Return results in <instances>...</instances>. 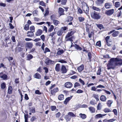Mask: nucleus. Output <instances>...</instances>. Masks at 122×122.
Masks as SVG:
<instances>
[{
    "instance_id": "nucleus-1",
    "label": "nucleus",
    "mask_w": 122,
    "mask_h": 122,
    "mask_svg": "<svg viewBox=\"0 0 122 122\" xmlns=\"http://www.w3.org/2000/svg\"><path fill=\"white\" fill-rule=\"evenodd\" d=\"M111 60L114 61L116 66H120L122 65V59L118 57V56L116 58H111Z\"/></svg>"
},
{
    "instance_id": "nucleus-2",
    "label": "nucleus",
    "mask_w": 122,
    "mask_h": 122,
    "mask_svg": "<svg viewBox=\"0 0 122 122\" xmlns=\"http://www.w3.org/2000/svg\"><path fill=\"white\" fill-rule=\"evenodd\" d=\"M90 15L93 19L98 20L100 19L101 16L99 13L95 11H94L91 13Z\"/></svg>"
},
{
    "instance_id": "nucleus-3",
    "label": "nucleus",
    "mask_w": 122,
    "mask_h": 122,
    "mask_svg": "<svg viewBox=\"0 0 122 122\" xmlns=\"http://www.w3.org/2000/svg\"><path fill=\"white\" fill-rule=\"evenodd\" d=\"M76 117V115L72 112H69L67 115L64 118L67 122L71 120V117Z\"/></svg>"
},
{
    "instance_id": "nucleus-4",
    "label": "nucleus",
    "mask_w": 122,
    "mask_h": 122,
    "mask_svg": "<svg viewBox=\"0 0 122 122\" xmlns=\"http://www.w3.org/2000/svg\"><path fill=\"white\" fill-rule=\"evenodd\" d=\"M105 87L104 86L101 84H100L96 87L95 86H93L92 87H91V90H92L93 91H96L98 92H100L102 91V89H97V88H105Z\"/></svg>"
},
{
    "instance_id": "nucleus-5",
    "label": "nucleus",
    "mask_w": 122,
    "mask_h": 122,
    "mask_svg": "<svg viewBox=\"0 0 122 122\" xmlns=\"http://www.w3.org/2000/svg\"><path fill=\"white\" fill-rule=\"evenodd\" d=\"M82 8L83 10L84 11L86 14H88L89 8L87 4L85 2L82 3Z\"/></svg>"
},
{
    "instance_id": "nucleus-6",
    "label": "nucleus",
    "mask_w": 122,
    "mask_h": 122,
    "mask_svg": "<svg viewBox=\"0 0 122 122\" xmlns=\"http://www.w3.org/2000/svg\"><path fill=\"white\" fill-rule=\"evenodd\" d=\"M114 61H112L110 59L109 63L107 64V69L108 70L110 69H114L116 67L115 65L114 64Z\"/></svg>"
},
{
    "instance_id": "nucleus-7",
    "label": "nucleus",
    "mask_w": 122,
    "mask_h": 122,
    "mask_svg": "<svg viewBox=\"0 0 122 122\" xmlns=\"http://www.w3.org/2000/svg\"><path fill=\"white\" fill-rule=\"evenodd\" d=\"M114 12V9H112L107 10L105 12V14L108 16L112 15Z\"/></svg>"
},
{
    "instance_id": "nucleus-8",
    "label": "nucleus",
    "mask_w": 122,
    "mask_h": 122,
    "mask_svg": "<svg viewBox=\"0 0 122 122\" xmlns=\"http://www.w3.org/2000/svg\"><path fill=\"white\" fill-rule=\"evenodd\" d=\"M33 45L32 42H27L25 44V48L30 49L32 48L33 46Z\"/></svg>"
},
{
    "instance_id": "nucleus-9",
    "label": "nucleus",
    "mask_w": 122,
    "mask_h": 122,
    "mask_svg": "<svg viewBox=\"0 0 122 122\" xmlns=\"http://www.w3.org/2000/svg\"><path fill=\"white\" fill-rule=\"evenodd\" d=\"M85 25L86 31L87 32H89L90 30L92 29V27L91 26V25H89L88 23H86Z\"/></svg>"
},
{
    "instance_id": "nucleus-10",
    "label": "nucleus",
    "mask_w": 122,
    "mask_h": 122,
    "mask_svg": "<svg viewBox=\"0 0 122 122\" xmlns=\"http://www.w3.org/2000/svg\"><path fill=\"white\" fill-rule=\"evenodd\" d=\"M76 32V31L75 30L71 31L70 32H69L66 36V37H69L72 36Z\"/></svg>"
},
{
    "instance_id": "nucleus-11",
    "label": "nucleus",
    "mask_w": 122,
    "mask_h": 122,
    "mask_svg": "<svg viewBox=\"0 0 122 122\" xmlns=\"http://www.w3.org/2000/svg\"><path fill=\"white\" fill-rule=\"evenodd\" d=\"M59 91V89L57 87H56L51 90V95L55 96V93Z\"/></svg>"
},
{
    "instance_id": "nucleus-12",
    "label": "nucleus",
    "mask_w": 122,
    "mask_h": 122,
    "mask_svg": "<svg viewBox=\"0 0 122 122\" xmlns=\"http://www.w3.org/2000/svg\"><path fill=\"white\" fill-rule=\"evenodd\" d=\"M64 85L65 87L69 88H71L73 86L72 83L70 82H66Z\"/></svg>"
},
{
    "instance_id": "nucleus-13",
    "label": "nucleus",
    "mask_w": 122,
    "mask_h": 122,
    "mask_svg": "<svg viewBox=\"0 0 122 122\" xmlns=\"http://www.w3.org/2000/svg\"><path fill=\"white\" fill-rule=\"evenodd\" d=\"M75 38V37L74 36H72L71 37H66V36H65V39H66V41H71L72 44H73L72 42L73 41V39H74Z\"/></svg>"
},
{
    "instance_id": "nucleus-14",
    "label": "nucleus",
    "mask_w": 122,
    "mask_h": 122,
    "mask_svg": "<svg viewBox=\"0 0 122 122\" xmlns=\"http://www.w3.org/2000/svg\"><path fill=\"white\" fill-rule=\"evenodd\" d=\"M65 10L64 9L61 7H59L58 9V13L60 15H64V12Z\"/></svg>"
},
{
    "instance_id": "nucleus-15",
    "label": "nucleus",
    "mask_w": 122,
    "mask_h": 122,
    "mask_svg": "<svg viewBox=\"0 0 122 122\" xmlns=\"http://www.w3.org/2000/svg\"><path fill=\"white\" fill-rule=\"evenodd\" d=\"M61 73L63 74L66 73L67 71L66 68L65 66L64 65L61 66Z\"/></svg>"
},
{
    "instance_id": "nucleus-16",
    "label": "nucleus",
    "mask_w": 122,
    "mask_h": 122,
    "mask_svg": "<svg viewBox=\"0 0 122 122\" xmlns=\"http://www.w3.org/2000/svg\"><path fill=\"white\" fill-rule=\"evenodd\" d=\"M106 114H98L95 116V119H98L101 118H102L103 117L105 116L106 115Z\"/></svg>"
},
{
    "instance_id": "nucleus-17",
    "label": "nucleus",
    "mask_w": 122,
    "mask_h": 122,
    "mask_svg": "<svg viewBox=\"0 0 122 122\" xmlns=\"http://www.w3.org/2000/svg\"><path fill=\"white\" fill-rule=\"evenodd\" d=\"M43 33V30L41 29H38L36 31L35 35L36 36H39L41 35Z\"/></svg>"
},
{
    "instance_id": "nucleus-18",
    "label": "nucleus",
    "mask_w": 122,
    "mask_h": 122,
    "mask_svg": "<svg viewBox=\"0 0 122 122\" xmlns=\"http://www.w3.org/2000/svg\"><path fill=\"white\" fill-rule=\"evenodd\" d=\"M34 32L31 31H28L27 33V36L29 37H32L34 36Z\"/></svg>"
},
{
    "instance_id": "nucleus-19",
    "label": "nucleus",
    "mask_w": 122,
    "mask_h": 122,
    "mask_svg": "<svg viewBox=\"0 0 122 122\" xmlns=\"http://www.w3.org/2000/svg\"><path fill=\"white\" fill-rule=\"evenodd\" d=\"M25 41H20L18 43L17 46H20L21 47H24L25 44Z\"/></svg>"
},
{
    "instance_id": "nucleus-20",
    "label": "nucleus",
    "mask_w": 122,
    "mask_h": 122,
    "mask_svg": "<svg viewBox=\"0 0 122 122\" xmlns=\"http://www.w3.org/2000/svg\"><path fill=\"white\" fill-rule=\"evenodd\" d=\"M55 62V61H52L50 60L49 59H48L46 61V64L47 65L49 64L52 65Z\"/></svg>"
},
{
    "instance_id": "nucleus-21",
    "label": "nucleus",
    "mask_w": 122,
    "mask_h": 122,
    "mask_svg": "<svg viewBox=\"0 0 122 122\" xmlns=\"http://www.w3.org/2000/svg\"><path fill=\"white\" fill-rule=\"evenodd\" d=\"M55 69L56 71L58 72L60 71L61 69L60 65V64H56L55 68Z\"/></svg>"
},
{
    "instance_id": "nucleus-22",
    "label": "nucleus",
    "mask_w": 122,
    "mask_h": 122,
    "mask_svg": "<svg viewBox=\"0 0 122 122\" xmlns=\"http://www.w3.org/2000/svg\"><path fill=\"white\" fill-rule=\"evenodd\" d=\"M104 6L106 9H109L112 7V5L110 3H106L105 4Z\"/></svg>"
},
{
    "instance_id": "nucleus-23",
    "label": "nucleus",
    "mask_w": 122,
    "mask_h": 122,
    "mask_svg": "<svg viewBox=\"0 0 122 122\" xmlns=\"http://www.w3.org/2000/svg\"><path fill=\"white\" fill-rule=\"evenodd\" d=\"M72 97L73 96H71L70 97H68L66 98L64 102V103L66 105L67 102L72 99Z\"/></svg>"
},
{
    "instance_id": "nucleus-24",
    "label": "nucleus",
    "mask_w": 122,
    "mask_h": 122,
    "mask_svg": "<svg viewBox=\"0 0 122 122\" xmlns=\"http://www.w3.org/2000/svg\"><path fill=\"white\" fill-rule=\"evenodd\" d=\"M100 100L102 102H105L106 101L107 98L106 96L104 95H101L100 97Z\"/></svg>"
},
{
    "instance_id": "nucleus-25",
    "label": "nucleus",
    "mask_w": 122,
    "mask_h": 122,
    "mask_svg": "<svg viewBox=\"0 0 122 122\" xmlns=\"http://www.w3.org/2000/svg\"><path fill=\"white\" fill-rule=\"evenodd\" d=\"M84 65L82 64L77 67V70L79 72H80L84 70Z\"/></svg>"
},
{
    "instance_id": "nucleus-26",
    "label": "nucleus",
    "mask_w": 122,
    "mask_h": 122,
    "mask_svg": "<svg viewBox=\"0 0 122 122\" xmlns=\"http://www.w3.org/2000/svg\"><path fill=\"white\" fill-rule=\"evenodd\" d=\"M13 88L11 86H10L8 87L7 93L10 94L12 93L13 92Z\"/></svg>"
},
{
    "instance_id": "nucleus-27",
    "label": "nucleus",
    "mask_w": 122,
    "mask_h": 122,
    "mask_svg": "<svg viewBox=\"0 0 122 122\" xmlns=\"http://www.w3.org/2000/svg\"><path fill=\"white\" fill-rule=\"evenodd\" d=\"M34 77L35 78L38 79H40L41 78V75L38 72H36V73L34 75Z\"/></svg>"
},
{
    "instance_id": "nucleus-28",
    "label": "nucleus",
    "mask_w": 122,
    "mask_h": 122,
    "mask_svg": "<svg viewBox=\"0 0 122 122\" xmlns=\"http://www.w3.org/2000/svg\"><path fill=\"white\" fill-rule=\"evenodd\" d=\"M113 102V101L112 100H108L107 101L106 104L108 107H110L111 106V104Z\"/></svg>"
},
{
    "instance_id": "nucleus-29",
    "label": "nucleus",
    "mask_w": 122,
    "mask_h": 122,
    "mask_svg": "<svg viewBox=\"0 0 122 122\" xmlns=\"http://www.w3.org/2000/svg\"><path fill=\"white\" fill-rule=\"evenodd\" d=\"M104 0H97L96 3L97 5H99L103 3Z\"/></svg>"
},
{
    "instance_id": "nucleus-30",
    "label": "nucleus",
    "mask_w": 122,
    "mask_h": 122,
    "mask_svg": "<svg viewBox=\"0 0 122 122\" xmlns=\"http://www.w3.org/2000/svg\"><path fill=\"white\" fill-rule=\"evenodd\" d=\"M73 19V17L69 16H67L66 20V21L67 22H71Z\"/></svg>"
},
{
    "instance_id": "nucleus-31",
    "label": "nucleus",
    "mask_w": 122,
    "mask_h": 122,
    "mask_svg": "<svg viewBox=\"0 0 122 122\" xmlns=\"http://www.w3.org/2000/svg\"><path fill=\"white\" fill-rule=\"evenodd\" d=\"M116 120V119L113 118L109 120L105 119L103 120V122H113Z\"/></svg>"
},
{
    "instance_id": "nucleus-32",
    "label": "nucleus",
    "mask_w": 122,
    "mask_h": 122,
    "mask_svg": "<svg viewBox=\"0 0 122 122\" xmlns=\"http://www.w3.org/2000/svg\"><path fill=\"white\" fill-rule=\"evenodd\" d=\"M89 109L92 113H94L95 111V109L94 107H90L89 108Z\"/></svg>"
},
{
    "instance_id": "nucleus-33",
    "label": "nucleus",
    "mask_w": 122,
    "mask_h": 122,
    "mask_svg": "<svg viewBox=\"0 0 122 122\" xmlns=\"http://www.w3.org/2000/svg\"><path fill=\"white\" fill-rule=\"evenodd\" d=\"M29 109L30 110V112L32 113H35L36 112L35 108L34 107H29Z\"/></svg>"
},
{
    "instance_id": "nucleus-34",
    "label": "nucleus",
    "mask_w": 122,
    "mask_h": 122,
    "mask_svg": "<svg viewBox=\"0 0 122 122\" xmlns=\"http://www.w3.org/2000/svg\"><path fill=\"white\" fill-rule=\"evenodd\" d=\"M64 95L62 94L59 95L58 96V99L60 101L64 99Z\"/></svg>"
},
{
    "instance_id": "nucleus-35",
    "label": "nucleus",
    "mask_w": 122,
    "mask_h": 122,
    "mask_svg": "<svg viewBox=\"0 0 122 122\" xmlns=\"http://www.w3.org/2000/svg\"><path fill=\"white\" fill-rule=\"evenodd\" d=\"M74 46L75 48L78 50L81 51L82 50V48L76 44H75L74 45Z\"/></svg>"
},
{
    "instance_id": "nucleus-36",
    "label": "nucleus",
    "mask_w": 122,
    "mask_h": 122,
    "mask_svg": "<svg viewBox=\"0 0 122 122\" xmlns=\"http://www.w3.org/2000/svg\"><path fill=\"white\" fill-rule=\"evenodd\" d=\"M88 34V37L89 38H91L92 36H93L94 35V32L93 31H92L91 32L89 31V32H87Z\"/></svg>"
},
{
    "instance_id": "nucleus-37",
    "label": "nucleus",
    "mask_w": 122,
    "mask_h": 122,
    "mask_svg": "<svg viewBox=\"0 0 122 122\" xmlns=\"http://www.w3.org/2000/svg\"><path fill=\"white\" fill-rule=\"evenodd\" d=\"M50 18L51 20L53 21L57 19L56 16L55 14H53L51 16Z\"/></svg>"
},
{
    "instance_id": "nucleus-38",
    "label": "nucleus",
    "mask_w": 122,
    "mask_h": 122,
    "mask_svg": "<svg viewBox=\"0 0 122 122\" xmlns=\"http://www.w3.org/2000/svg\"><path fill=\"white\" fill-rule=\"evenodd\" d=\"M92 97L95 99L97 102L99 101V97L98 95L94 94L93 95Z\"/></svg>"
},
{
    "instance_id": "nucleus-39",
    "label": "nucleus",
    "mask_w": 122,
    "mask_h": 122,
    "mask_svg": "<svg viewBox=\"0 0 122 122\" xmlns=\"http://www.w3.org/2000/svg\"><path fill=\"white\" fill-rule=\"evenodd\" d=\"M26 58L27 60L30 61L33 58V56L31 54H29L27 56Z\"/></svg>"
},
{
    "instance_id": "nucleus-40",
    "label": "nucleus",
    "mask_w": 122,
    "mask_h": 122,
    "mask_svg": "<svg viewBox=\"0 0 122 122\" xmlns=\"http://www.w3.org/2000/svg\"><path fill=\"white\" fill-rule=\"evenodd\" d=\"M37 118L36 116H32L30 119V121L31 122H33L34 121H37Z\"/></svg>"
},
{
    "instance_id": "nucleus-41",
    "label": "nucleus",
    "mask_w": 122,
    "mask_h": 122,
    "mask_svg": "<svg viewBox=\"0 0 122 122\" xmlns=\"http://www.w3.org/2000/svg\"><path fill=\"white\" fill-rule=\"evenodd\" d=\"M119 34V32L118 31H114L112 34V37H116Z\"/></svg>"
},
{
    "instance_id": "nucleus-42",
    "label": "nucleus",
    "mask_w": 122,
    "mask_h": 122,
    "mask_svg": "<svg viewBox=\"0 0 122 122\" xmlns=\"http://www.w3.org/2000/svg\"><path fill=\"white\" fill-rule=\"evenodd\" d=\"M1 89H4L6 87V83L5 82L2 83L1 84Z\"/></svg>"
},
{
    "instance_id": "nucleus-43",
    "label": "nucleus",
    "mask_w": 122,
    "mask_h": 122,
    "mask_svg": "<svg viewBox=\"0 0 122 122\" xmlns=\"http://www.w3.org/2000/svg\"><path fill=\"white\" fill-rule=\"evenodd\" d=\"M63 32V30H59L57 32V34L58 36H61Z\"/></svg>"
},
{
    "instance_id": "nucleus-44",
    "label": "nucleus",
    "mask_w": 122,
    "mask_h": 122,
    "mask_svg": "<svg viewBox=\"0 0 122 122\" xmlns=\"http://www.w3.org/2000/svg\"><path fill=\"white\" fill-rule=\"evenodd\" d=\"M79 116L83 119H84L86 117V115L84 114H82L81 113L79 114Z\"/></svg>"
},
{
    "instance_id": "nucleus-45",
    "label": "nucleus",
    "mask_w": 122,
    "mask_h": 122,
    "mask_svg": "<svg viewBox=\"0 0 122 122\" xmlns=\"http://www.w3.org/2000/svg\"><path fill=\"white\" fill-rule=\"evenodd\" d=\"M78 19L80 22H82L84 21L85 20V18L81 16H80L78 17Z\"/></svg>"
},
{
    "instance_id": "nucleus-46",
    "label": "nucleus",
    "mask_w": 122,
    "mask_h": 122,
    "mask_svg": "<svg viewBox=\"0 0 122 122\" xmlns=\"http://www.w3.org/2000/svg\"><path fill=\"white\" fill-rule=\"evenodd\" d=\"M54 26L52 25H51L50 27L48 29V32H51L54 29Z\"/></svg>"
},
{
    "instance_id": "nucleus-47",
    "label": "nucleus",
    "mask_w": 122,
    "mask_h": 122,
    "mask_svg": "<svg viewBox=\"0 0 122 122\" xmlns=\"http://www.w3.org/2000/svg\"><path fill=\"white\" fill-rule=\"evenodd\" d=\"M88 56L89 58V61H92L91 59L92 58V54L90 52H89L88 53Z\"/></svg>"
},
{
    "instance_id": "nucleus-48",
    "label": "nucleus",
    "mask_w": 122,
    "mask_h": 122,
    "mask_svg": "<svg viewBox=\"0 0 122 122\" xmlns=\"http://www.w3.org/2000/svg\"><path fill=\"white\" fill-rule=\"evenodd\" d=\"M64 52V51L63 49H61L58 51L57 53V55H60L63 54Z\"/></svg>"
},
{
    "instance_id": "nucleus-49",
    "label": "nucleus",
    "mask_w": 122,
    "mask_h": 122,
    "mask_svg": "<svg viewBox=\"0 0 122 122\" xmlns=\"http://www.w3.org/2000/svg\"><path fill=\"white\" fill-rule=\"evenodd\" d=\"M53 23L54 24V25H57L60 23L59 21L58 20H56L53 21Z\"/></svg>"
},
{
    "instance_id": "nucleus-50",
    "label": "nucleus",
    "mask_w": 122,
    "mask_h": 122,
    "mask_svg": "<svg viewBox=\"0 0 122 122\" xmlns=\"http://www.w3.org/2000/svg\"><path fill=\"white\" fill-rule=\"evenodd\" d=\"M110 36H106L105 38V40L107 44L108 43L109 40L110 39Z\"/></svg>"
},
{
    "instance_id": "nucleus-51",
    "label": "nucleus",
    "mask_w": 122,
    "mask_h": 122,
    "mask_svg": "<svg viewBox=\"0 0 122 122\" xmlns=\"http://www.w3.org/2000/svg\"><path fill=\"white\" fill-rule=\"evenodd\" d=\"M103 111L105 113L110 112H111V111L110 109L107 108H104Z\"/></svg>"
},
{
    "instance_id": "nucleus-52",
    "label": "nucleus",
    "mask_w": 122,
    "mask_h": 122,
    "mask_svg": "<svg viewBox=\"0 0 122 122\" xmlns=\"http://www.w3.org/2000/svg\"><path fill=\"white\" fill-rule=\"evenodd\" d=\"M77 9L78 13L81 14L83 13L82 10L80 7H77Z\"/></svg>"
},
{
    "instance_id": "nucleus-53",
    "label": "nucleus",
    "mask_w": 122,
    "mask_h": 122,
    "mask_svg": "<svg viewBox=\"0 0 122 122\" xmlns=\"http://www.w3.org/2000/svg\"><path fill=\"white\" fill-rule=\"evenodd\" d=\"M96 25L99 28L100 30H101L102 29L104 28L103 25L102 24H97Z\"/></svg>"
},
{
    "instance_id": "nucleus-54",
    "label": "nucleus",
    "mask_w": 122,
    "mask_h": 122,
    "mask_svg": "<svg viewBox=\"0 0 122 122\" xmlns=\"http://www.w3.org/2000/svg\"><path fill=\"white\" fill-rule=\"evenodd\" d=\"M120 6V3L119 2H117L115 3V6L116 8H118Z\"/></svg>"
},
{
    "instance_id": "nucleus-55",
    "label": "nucleus",
    "mask_w": 122,
    "mask_h": 122,
    "mask_svg": "<svg viewBox=\"0 0 122 122\" xmlns=\"http://www.w3.org/2000/svg\"><path fill=\"white\" fill-rule=\"evenodd\" d=\"M92 9L93 10L97 11H100V9L99 8L94 6H93L92 7Z\"/></svg>"
},
{
    "instance_id": "nucleus-56",
    "label": "nucleus",
    "mask_w": 122,
    "mask_h": 122,
    "mask_svg": "<svg viewBox=\"0 0 122 122\" xmlns=\"http://www.w3.org/2000/svg\"><path fill=\"white\" fill-rule=\"evenodd\" d=\"M101 68L100 67H99V68L98 70L97 71V75H100L101 74Z\"/></svg>"
},
{
    "instance_id": "nucleus-57",
    "label": "nucleus",
    "mask_w": 122,
    "mask_h": 122,
    "mask_svg": "<svg viewBox=\"0 0 122 122\" xmlns=\"http://www.w3.org/2000/svg\"><path fill=\"white\" fill-rule=\"evenodd\" d=\"M35 27L33 25L30 26V31H33V32H34L35 31Z\"/></svg>"
},
{
    "instance_id": "nucleus-58",
    "label": "nucleus",
    "mask_w": 122,
    "mask_h": 122,
    "mask_svg": "<svg viewBox=\"0 0 122 122\" xmlns=\"http://www.w3.org/2000/svg\"><path fill=\"white\" fill-rule=\"evenodd\" d=\"M97 109L98 110H101L102 108L101 103L100 102L99 103L97 106Z\"/></svg>"
},
{
    "instance_id": "nucleus-59",
    "label": "nucleus",
    "mask_w": 122,
    "mask_h": 122,
    "mask_svg": "<svg viewBox=\"0 0 122 122\" xmlns=\"http://www.w3.org/2000/svg\"><path fill=\"white\" fill-rule=\"evenodd\" d=\"M29 25L26 24L25 25L24 27V29L26 30H29Z\"/></svg>"
},
{
    "instance_id": "nucleus-60",
    "label": "nucleus",
    "mask_w": 122,
    "mask_h": 122,
    "mask_svg": "<svg viewBox=\"0 0 122 122\" xmlns=\"http://www.w3.org/2000/svg\"><path fill=\"white\" fill-rule=\"evenodd\" d=\"M8 76L7 75L4 74L3 75L1 76V78L4 80H6L7 79Z\"/></svg>"
},
{
    "instance_id": "nucleus-61",
    "label": "nucleus",
    "mask_w": 122,
    "mask_h": 122,
    "mask_svg": "<svg viewBox=\"0 0 122 122\" xmlns=\"http://www.w3.org/2000/svg\"><path fill=\"white\" fill-rule=\"evenodd\" d=\"M67 0H61V4L62 5H65L66 4Z\"/></svg>"
},
{
    "instance_id": "nucleus-62",
    "label": "nucleus",
    "mask_w": 122,
    "mask_h": 122,
    "mask_svg": "<svg viewBox=\"0 0 122 122\" xmlns=\"http://www.w3.org/2000/svg\"><path fill=\"white\" fill-rule=\"evenodd\" d=\"M50 50L48 47H46L45 48V50L44 51V53L46 54L47 52H50Z\"/></svg>"
},
{
    "instance_id": "nucleus-63",
    "label": "nucleus",
    "mask_w": 122,
    "mask_h": 122,
    "mask_svg": "<svg viewBox=\"0 0 122 122\" xmlns=\"http://www.w3.org/2000/svg\"><path fill=\"white\" fill-rule=\"evenodd\" d=\"M15 61L14 60L12 62H11L10 64V65L11 66V68L12 69V67L15 65Z\"/></svg>"
},
{
    "instance_id": "nucleus-64",
    "label": "nucleus",
    "mask_w": 122,
    "mask_h": 122,
    "mask_svg": "<svg viewBox=\"0 0 122 122\" xmlns=\"http://www.w3.org/2000/svg\"><path fill=\"white\" fill-rule=\"evenodd\" d=\"M50 108L51 110L52 111H55L56 108V107L55 106H51Z\"/></svg>"
}]
</instances>
